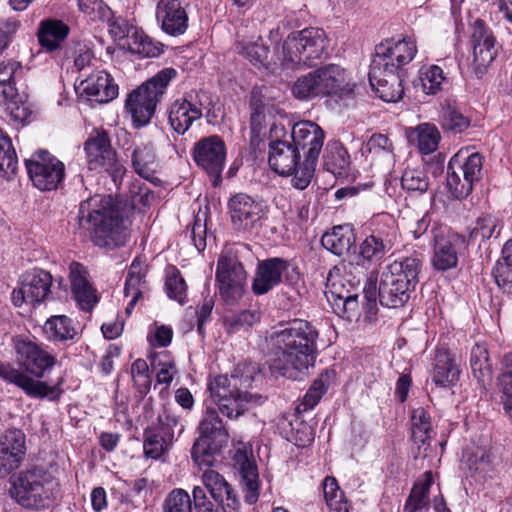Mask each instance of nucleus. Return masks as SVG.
<instances>
[{
    "label": "nucleus",
    "mask_w": 512,
    "mask_h": 512,
    "mask_svg": "<svg viewBox=\"0 0 512 512\" xmlns=\"http://www.w3.org/2000/svg\"><path fill=\"white\" fill-rule=\"evenodd\" d=\"M69 31V26L61 20H43L37 32L39 44L48 51H54L60 47L61 43L68 36Z\"/></svg>",
    "instance_id": "obj_34"
},
{
    "label": "nucleus",
    "mask_w": 512,
    "mask_h": 512,
    "mask_svg": "<svg viewBox=\"0 0 512 512\" xmlns=\"http://www.w3.org/2000/svg\"><path fill=\"white\" fill-rule=\"evenodd\" d=\"M417 53L414 41L403 38L401 40L387 39L375 47V53L370 68L382 71L405 73L404 66L409 64Z\"/></svg>",
    "instance_id": "obj_10"
},
{
    "label": "nucleus",
    "mask_w": 512,
    "mask_h": 512,
    "mask_svg": "<svg viewBox=\"0 0 512 512\" xmlns=\"http://www.w3.org/2000/svg\"><path fill=\"white\" fill-rule=\"evenodd\" d=\"M235 474L242 480H258L259 470L252 449L246 445L238 448L232 458Z\"/></svg>",
    "instance_id": "obj_41"
},
{
    "label": "nucleus",
    "mask_w": 512,
    "mask_h": 512,
    "mask_svg": "<svg viewBox=\"0 0 512 512\" xmlns=\"http://www.w3.org/2000/svg\"><path fill=\"white\" fill-rule=\"evenodd\" d=\"M176 76L174 68H164L129 94L126 108L137 126H144L150 121L167 86Z\"/></svg>",
    "instance_id": "obj_6"
},
{
    "label": "nucleus",
    "mask_w": 512,
    "mask_h": 512,
    "mask_svg": "<svg viewBox=\"0 0 512 512\" xmlns=\"http://www.w3.org/2000/svg\"><path fill=\"white\" fill-rule=\"evenodd\" d=\"M277 429L287 441L298 447H306L314 440L313 428L294 414L290 417L280 416L277 420Z\"/></svg>",
    "instance_id": "obj_30"
},
{
    "label": "nucleus",
    "mask_w": 512,
    "mask_h": 512,
    "mask_svg": "<svg viewBox=\"0 0 512 512\" xmlns=\"http://www.w3.org/2000/svg\"><path fill=\"white\" fill-rule=\"evenodd\" d=\"M395 240L396 231L393 227L377 229L360 244L359 254L363 260L378 261L392 249Z\"/></svg>",
    "instance_id": "obj_28"
},
{
    "label": "nucleus",
    "mask_w": 512,
    "mask_h": 512,
    "mask_svg": "<svg viewBox=\"0 0 512 512\" xmlns=\"http://www.w3.org/2000/svg\"><path fill=\"white\" fill-rule=\"evenodd\" d=\"M461 469L467 477H485L490 470L487 451L482 447L467 448L462 456Z\"/></svg>",
    "instance_id": "obj_38"
},
{
    "label": "nucleus",
    "mask_w": 512,
    "mask_h": 512,
    "mask_svg": "<svg viewBox=\"0 0 512 512\" xmlns=\"http://www.w3.org/2000/svg\"><path fill=\"white\" fill-rule=\"evenodd\" d=\"M328 292L334 300L343 301L344 307L352 309L357 301L358 296L352 294L348 289L344 288L342 280L330 281L328 280Z\"/></svg>",
    "instance_id": "obj_64"
},
{
    "label": "nucleus",
    "mask_w": 512,
    "mask_h": 512,
    "mask_svg": "<svg viewBox=\"0 0 512 512\" xmlns=\"http://www.w3.org/2000/svg\"><path fill=\"white\" fill-rule=\"evenodd\" d=\"M69 279L73 296L81 309L90 310L97 302L96 290L88 280V271L79 262L69 266Z\"/></svg>",
    "instance_id": "obj_26"
},
{
    "label": "nucleus",
    "mask_w": 512,
    "mask_h": 512,
    "mask_svg": "<svg viewBox=\"0 0 512 512\" xmlns=\"http://www.w3.org/2000/svg\"><path fill=\"white\" fill-rule=\"evenodd\" d=\"M143 448L147 457L157 459L167 450L168 441L158 432L147 431L145 433Z\"/></svg>",
    "instance_id": "obj_60"
},
{
    "label": "nucleus",
    "mask_w": 512,
    "mask_h": 512,
    "mask_svg": "<svg viewBox=\"0 0 512 512\" xmlns=\"http://www.w3.org/2000/svg\"><path fill=\"white\" fill-rule=\"evenodd\" d=\"M432 433L431 418L423 407L412 411L411 415V440L417 448L415 460H424L427 457V450L430 447Z\"/></svg>",
    "instance_id": "obj_29"
},
{
    "label": "nucleus",
    "mask_w": 512,
    "mask_h": 512,
    "mask_svg": "<svg viewBox=\"0 0 512 512\" xmlns=\"http://www.w3.org/2000/svg\"><path fill=\"white\" fill-rule=\"evenodd\" d=\"M18 159L11 138L0 129V177L8 178L15 174Z\"/></svg>",
    "instance_id": "obj_46"
},
{
    "label": "nucleus",
    "mask_w": 512,
    "mask_h": 512,
    "mask_svg": "<svg viewBox=\"0 0 512 512\" xmlns=\"http://www.w3.org/2000/svg\"><path fill=\"white\" fill-rule=\"evenodd\" d=\"M322 96H336L340 99L353 95L356 85L351 82L346 70L336 64L316 69Z\"/></svg>",
    "instance_id": "obj_20"
},
{
    "label": "nucleus",
    "mask_w": 512,
    "mask_h": 512,
    "mask_svg": "<svg viewBox=\"0 0 512 512\" xmlns=\"http://www.w3.org/2000/svg\"><path fill=\"white\" fill-rule=\"evenodd\" d=\"M52 275L43 269H33L22 275L19 286L13 289L11 301L16 307L39 304L51 293Z\"/></svg>",
    "instance_id": "obj_14"
},
{
    "label": "nucleus",
    "mask_w": 512,
    "mask_h": 512,
    "mask_svg": "<svg viewBox=\"0 0 512 512\" xmlns=\"http://www.w3.org/2000/svg\"><path fill=\"white\" fill-rule=\"evenodd\" d=\"M231 223L238 231H250L255 228L266 214V207L245 193H237L228 201Z\"/></svg>",
    "instance_id": "obj_16"
},
{
    "label": "nucleus",
    "mask_w": 512,
    "mask_h": 512,
    "mask_svg": "<svg viewBox=\"0 0 512 512\" xmlns=\"http://www.w3.org/2000/svg\"><path fill=\"white\" fill-rule=\"evenodd\" d=\"M444 80L442 68L438 65L430 66L421 77L423 91L426 94H436L442 89L441 85Z\"/></svg>",
    "instance_id": "obj_61"
},
{
    "label": "nucleus",
    "mask_w": 512,
    "mask_h": 512,
    "mask_svg": "<svg viewBox=\"0 0 512 512\" xmlns=\"http://www.w3.org/2000/svg\"><path fill=\"white\" fill-rule=\"evenodd\" d=\"M289 263L279 257L260 261L252 284L256 295H263L282 282V274L288 269Z\"/></svg>",
    "instance_id": "obj_23"
},
{
    "label": "nucleus",
    "mask_w": 512,
    "mask_h": 512,
    "mask_svg": "<svg viewBox=\"0 0 512 512\" xmlns=\"http://www.w3.org/2000/svg\"><path fill=\"white\" fill-rule=\"evenodd\" d=\"M470 366L474 377L482 387L490 385L493 377L488 349L484 344L476 343L470 353Z\"/></svg>",
    "instance_id": "obj_37"
},
{
    "label": "nucleus",
    "mask_w": 512,
    "mask_h": 512,
    "mask_svg": "<svg viewBox=\"0 0 512 512\" xmlns=\"http://www.w3.org/2000/svg\"><path fill=\"white\" fill-rule=\"evenodd\" d=\"M421 271V261L415 257H403L389 264L382 274L403 285L415 288Z\"/></svg>",
    "instance_id": "obj_32"
},
{
    "label": "nucleus",
    "mask_w": 512,
    "mask_h": 512,
    "mask_svg": "<svg viewBox=\"0 0 512 512\" xmlns=\"http://www.w3.org/2000/svg\"><path fill=\"white\" fill-rule=\"evenodd\" d=\"M301 154L293 147L292 141L271 139L269 143L268 163L270 168L282 176H292L291 184L299 190L308 187L312 178L302 186L298 185L299 172L302 168Z\"/></svg>",
    "instance_id": "obj_13"
},
{
    "label": "nucleus",
    "mask_w": 512,
    "mask_h": 512,
    "mask_svg": "<svg viewBox=\"0 0 512 512\" xmlns=\"http://www.w3.org/2000/svg\"><path fill=\"white\" fill-rule=\"evenodd\" d=\"M442 128L453 133H461L469 126V120L461 112L453 107H447L443 110L441 116Z\"/></svg>",
    "instance_id": "obj_59"
},
{
    "label": "nucleus",
    "mask_w": 512,
    "mask_h": 512,
    "mask_svg": "<svg viewBox=\"0 0 512 512\" xmlns=\"http://www.w3.org/2000/svg\"><path fill=\"white\" fill-rule=\"evenodd\" d=\"M494 233H496V236L500 233L499 220L492 215H484L477 219L475 226L470 231L469 240L480 244L491 238Z\"/></svg>",
    "instance_id": "obj_49"
},
{
    "label": "nucleus",
    "mask_w": 512,
    "mask_h": 512,
    "mask_svg": "<svg viewBox=\"0 0 512 512\" xmlns=\"http://www.w3.org/2000/svg\"><path fill=\"white\" fill-rule=\"evenodd\" d=\"M215 276L220 296L226 303L234 304L243 296L247 274L236 257L221 254L217 261Z\"/></svg>",
    "instance_id": "obj_11"
},
{
    "label": "nucleus",
    "mask_w": 512,
    "mask_h": 512,
    "mask_svg": "<svg viewBox=\"0 0 512 512\" xmlns=\"http://www.w3.org/2000/svg\"><path fill=\"white\" fill-rule=\"evenodd\" d=\"M322 246L337 256H342L350 251L355 244V235L349 225L333 227L331 232H326L321 238Z\"/></svg>",
    "instance_id": "obj_35"
},
{
    "label": "nucleus",
    "mask_w": 512,
    "mask_h": 512,
    "mask_svg": "<svg viewBox=\"0 0 512 512\" xmlns=\"http://www.w3.org/2000/svg\"><path fill=\"white\" fill-rule=\"evenodd\" d=\"M21 69L22 64L18 61L8 60L0 63V105L4 106L15 120H23L27 116V109L22 104L14 82L17 71Z\"/></svg>",
    "instance_id": "obj_17"
},
{
    "label": "nucleus",
    "mask_w": 512,
    "mask_h": 512,
    "mask_svg": "<svg viewBox=\"0 0 512 512\" xmlns=\"http://www.w3.org/2000/svg\"><path fill=\"white\" fill-rule=\"evenodd\" d=\"M413 289V287L405 286L382 274L379 285V301L381 305L388 308L401 307L409 300L410 291Z\"/></svg>",
    "instance_id": "obj_33"
},
{
    "label": "nucleus",
    "mask_w": 512,
    "mask_h": 512,
    "mask_svg": "<svg viewBox=\"0 0 512 512\" xmlns=\"http://www.w3.org/2000/svg\"><path fill=\"white\" fill-rule=\"evenodd\" d=\"M26 452L25 435L20 430H8L0 440V453L24 457Z\"/></svg>",
    "instance_id": "obj_53"
},
{
    "label": "nucleus",
    "mask_w": 512,
    "mask_h": 512,
    "mask_svg": "<svg viewBox=\"0 0 512 512\" xmlns=\"http://www.w3.org/2000/svg\"><path fill=\"white\" fill-rule=\"evenodd\" d=\"M459 376V369L446 353H439L436 356V364L433 372V381L437 386L447 387L454 383Z\"/></svg>",
    "instance_id": "obj_44"
},
{
    "label": "nucleus",
    "mask_w": 512,
    "mask_h": 512,
    "mask_svg": "<svg viewBox=\"0 0 512 512\" xmlns=\"http://www.w3.org/2000/svg\"><path fill=\"white\" fill-rule=\"evenodd\" d=\"M433 482H415L405 504V512H427L430 504L429 491Z\"/></svg>",
    "instance_id": "obj_48"
},
{
    "label": "nucleus",
    "mask_w": 512,
    "mask_h": 512,
    "mask_svg": "<svg viewBox=\"0 0 512 512\" xmlns=\"http://www.w3.org/2000/svg\"><path fill=\"white\" fill-rule=\"evenodd\" d=\"M471 42L473 46L472 67L480 77L487 71L497 55L496 39L491 29L482 20H476Z\"/></svg>",
    "instance_id": "obj_18"
},
{
    "label": "nucleus",
    "mask_w": 512,
    "mask_h": 512,
    "mask_svg": "<svg viewBox=\"0 0 512 512\" xmlns=\"http://www.w3.org/2000/svg\"><path fill=\"white\" fill-rule=\"evenodd\" d=\"M350 161L347 151L341 146H333L327 150L324 165L327 171L335 176H344L348 172Z\"/></svg>",
    "instance_id": "obj_50"
},
{
    "label": "nucleus",
    "mask_w": 512,
    "mask_h": 512,
    "mask_svg": "<svg viewBox=\"0 0 512 512\" xmlns=\"http://www.w3.org/2000/svg\"><path fill=\"white\" fill-rule=\"evenodd\" d=\"M417 145L423 154L434 152L440 140V134L434 125L425 123L421 124L416 129Z\"/></svg>",
    "instance_id": "obj_55"
},
{
    "label": "nucleus",
    "mask_w": 512,
    "mask_h": 512,
    "mask_svg": "<svg viewBox=\"0 0 512 512\" xmlns=\"http://www.w3.org/2000/svg\"><path fill=\"white\" fill-rule=\"evenodd\" d=\"M260 321V313L256 310H242L223 317V327L229 336H243L250 328Z\"/></svg>",
    "instance_id": "obj_39"
},
{
    "label": "nucleus",
    "mask_w": 512,
    "mask_h": 512,
    "mask_svg": "<svg viewBox=\"0 0 512 512\" xmlns=\"http://www.w3.org/2000/svg\"><path fill=\"white\" fill-rule=\"evenodd\" d=\"M57 482H12L9 493L25 508L39 509L55 498Z\"/></svg>",
    "instance_id": "obj_19"
},
{
    "label": "nucleus",
    "mask_w": 512,
    "mask_h": 512,
    "mask_svg": "<svg viewBox=\"0 0 512 512\" xmlns=\"http://www.w3.org/2000/svg\"><path fill=\"white\" fill-rule=\"evenodd\" d=\"M211 497L221 504L224 512H241V502L229 482H204Z\"/></svg>",
    "instance_id": "obj_40"
},
{
    "label": "nucleus",
    "mask_w": 512,
    "mask_h": 512,
    "mask_svg": "<svg viewBox=\"0 0 512 512\" xmlns=\"http://www.w3.org/2000/svg\"><path fill=\"white\" fill-rule=\"evenodd\" d=\"M25 165L34 186L42 191L57 189L65 176L64 164L46 150L35 152Z\"/></svg>",
    "instance_id": "obj_12"
},
{
    "label": "nucleus",
    "mask_w": 512,
    "mask_h": 512,
    "mask_svg": "<svg viewBox=\"0 0 512 512\" xmlns=\"http://www.w3.org/2000/svg\"><path fill=\"white\" fill-rule=\"evenodd\" d=\"M195 163L214 178V185L221 178L225 167L226 145L218 135H210L198 140L193 147Z\"/></svg>",
    "instance_id": "obj_15"
},
{
    "label": "nucleus",
    "mask_w": 512,
    "mask_h": 512,
    "mask_svg": "<svg viewBox=\"0 0 512 512\" xmlns=\"http://www.w3.org/2000/svg\"><path fill=\"white\" fill-rule=\"evenodd\" d=\"M290 138L293 147L303 158L298 179V185L302 186L308 181V178H312L314 175L325 133L318 124L306 120L293 125Z\"/></svg>",
    "instance_id": "obj_7"
},
{
    "label": "nucleus",
    "mask_w": 512,
    "mask_h": 512,
    "mask_svg": "<svg viewBox=\"0 0 512 512\" xmlns=\"http://www.w3.org/2000/svg\"><path fill=\"white\" fill-rule=\"evenodd\" d=\"M401 186L408 193L423 194L428 190L429 177L423 170L407 168L402 174Z\"/></svg>",
    "instance_id": "obj_51"
},
{
    "label": "nucleus",
    "mask_w": 512,
    "mask_h": 512,
    "mask_svg": "<svg viewBox=\"0 0 512 512\" xmlns=\"http://www.w3.org/2000/svg\"><path fill=\"white\" fill-rule=\"evenodd\" d=\"M0 378L21 388L33 398H44L53 392V389L45 382L29 377L7 362L0 361Z\"/></svg>",
    "instance_id": "obj_27"
},
{
    "label": "nucleus",
    "mask_w": 512,
    "mask_h": 512,
    "mask_svg": "<svg viewBox=\"0 0 512 512\" xmlns=\"http://www.w3.org/2000/svg\"><path fill=\"white\" fill-rule=\"evenodd\" d=\"M405 73L382 71L380 74L376 69L370 68L369 82L377 96L385 102H397L402 99L404 95V88L402 85Z\"/></svg>",
    "instance_id": "obj_24"
},
{
    "label": "nucleus",
    "mask_w": 512,
    "mask_h": 512,
    "mask_svg": "<svg viewBox=\"0 0 512 512\" xmlns=\"http://www.w3.org/2000/svg\"><path fill=\"white\" fill-rule=\"evenodd\" d=\"M483 158L479 153L457 152L447 167V186L456 198H465L473 190V185L482 176Z\"/></svg>",
    "instance_id": "obj_8"
},
{
    "label": "nucleus",
    "mask_w": 512,
    "mask_h": 512,
    "mask_svg": "<svg viewBox=\"0 0 512 512\" xmlns=\"http://www.w3.org/2000/svg\"><path fill=\"white\" fill-rule=\"evenodd\" d=\"M135 172L145 179H150L156 170V156L151 144L136 147L131 155Z\"/></svg>",
    "instance_id": "obj_42"
},
{
    "label": "nucleus",
    "mask_w": 512,
    "mask_h": 512,
    "mask_svg": "<svg viewBox=\"0 0 512 512\" xmlns=\"http://www.w3.org/2000/svg\"><path fill=\"white\" fill-rule=\"evenodd\" d=\"M271 338L278 352L269 364L270 372L291 380H301L307 375L316 359L318 332L315 327L308 321L294 319Z\"/></svg>",
    "instance_id": "obj_1"
},
{
    "label": "nucleus",
    "mask_w": 512,
    "mask_h": 512,
    "mask_svg": "<svg viewBox=\"0 0 512 512\" xmlns=\"http://www.w3.org/2000/svg\"><path fill=\"white\" fill-rule=\"evenodd\" d=\"M14 349L19 365L38 378L43 377L44 372L53 367L56 361L54 356L32 341L18 340Z\"/></svg>",
    "instance_id": "obj_21"
},
{
    "label": "nucleus",
    "mask_w": 512,
    "mask_h": 512,
    "mask_svg": "<svg viewBox=\"0 0 512 512\" xmlns=\"http://www.w3.org/2000/svg\"><path fill=\"white\" fill-rule=\"evenodd\" d=\"M323 492L327 505L333 512H348L347 501L344 492L338 482H322Z\"/></svg>",
    "instance_id": "obj_57"
},
{
    "label": "nucleus",
    "mask_w": 512,
    "mask_h": 512,
    "mask_svg": "<svg viewBox=\"0 0 512 512\" xmlns=\"http://www.w3.org/2000/svg\"><path fill=\"white\" fill-rule=\"evenodd\" d=\"M84 150L90 170L102 168L111 176L115 185L121 183L126 169L117 159L106 132L98 131L90 136L85 142Z\"/></svg>",
    "instance_id": "obj_9"
},
{
    "label": "nucleus",
    "mask_w": 512,
    "mask_h": 512,
    "mask_svg": "<svg viewBox=\"0 0 512 512\" xmlns=\"http://www.w3.org/2000/svg\"><path fill=\"white\" fill-rule=\"evenodd\" d=\"M144 272L141 262L135 258L129 268L128 275L125 281L124 294L125 296H133L138 291H142L141 286L143 282Z\"/></svg>",
    "instance_id": "obj_63"
},
{
    "label": "nucleus",
    "mask_w": 512,
    "mask_h": 512,
    "mask_svg": "<svg viewBox=\"0 0 512 512\" xmlns=\"http://www.w3.org/2000/svg\"><path fill=\"white\" fill-rule=\"evenodd\" d=\"M257 369L253 364L245 365L242 369L239 366L230 377L219 375L210 383L211 397L224 416L237 418L245 412L249 403H257L261 399V396L247 391L254 380L252 374Z\"/></svg>",
    "instance_id": "obj_3"
},
{
    "label": "nucleus",
    "mask_w": 512,
    "mask_h": 512,
    "mask_svg": "<svg viewBox=\"0 0 512 512\" xmlns=\"http://www.w3.org/2000/svg\"><path fill=\"white\" fill-rule=\"evenodd\" d=\"M162 512H193L190 495L183 489H174L165 497Z\"/></svg>",
    "instance_id": "obj_56"
},
{
    "label": "nucleus",
    "mask_w": 512,
    "mask_h": 512,
    "mask_svg": "<svg viewBox=\"0 0 512 512\" xmlns=\"http://www.w3.org/2000/svg\"><path fill=\"white\" fill-rule=\"evenodd\" d=\"M365 157L371 164H392L394 161L393 146L388 137L383 134H373L366 143Z\"/></svg>",
    "instance_id": "obj_36"
},
{
    "label": "nucleus",
    "mask_w": 512,
    "mask_h": 512,
    "mask_svg": "<svg viewBox=\"0 0 512 512\" xmlns=\"http://www.w3.org/2000/svg\"><path fill=\"white\" fill-rule=\"evenodd\" d=\"M292 92L300 100L322 96L316 70L298 78L293 85Z\"/></svg>",
    "instance_id": "obj_52"
},
{
    "label": "nucleus",
    "mask_w": 512,
    "mask_h": 512,
    "mask_svg": "<svg viewBox=\"0 0 512 512\" xmlns=\"http://www.w3.org/2000/svg\"><path fill=\"white\" fill-rule=\"evenodd\" d=\"M165 286L170 298L177 300L180 304L184 303L187 285L177 269H174L173 272L167 276Z\"/></svg>",
    "instance_id": "obj_62"
},
{
    "label": "nucleus",
    "mask_w": 512,
    "mask_h": 512,
    "mask_svg": "<svg viewBox=\"0 0 512 512\" xmlns=\"http://www.w3.org/2000/svg\"><path fill=\"white\" fill-rule=\"evenodd\" d=\"M199 437L195 440L191 456L202 473V480H219L220 474L212 468L214 453L228 441L226 431L215 409L208 408L199 424Z\"/></svg>",
    "instance_id": "obj_4"
},
{
    "label": "nucleus",
    "mask_w": 512,
    "mask_h": 512,
    "mask_svg": "<svg viewBox=\"0 0 512 512\" xmlns=\"http://www.w3.org/2000/svg\"><path fill=\"white\" fill-rule=\"evenodd\" d=\"M131 376L137 390L146 395L151 388V377L149 367L144 359H136L131 365Z\"/></svg>",
    "instance_id": "obj_58"
},
{
    "label": "nucleus",
    "mask_w": 512,
    "mask_h": 512,
    "mask_svg": "<svg viewBox=\"0 0 512 512\" xmlns=\"http://www.w3.org/2000/svg\"><path fill=\"white\" fill-rule=\"evenodd\" d=\"M156 19L162 30L171 36H180L188 28V15L180 0H159Z\"/></svg>",
    "instance_id": "obj_22"
},
{
    "label": "nucleus",
    "mask_w": 512,
    "mask_h": 512,
    "mask_svg": "<svg viewBox=\"0 0 512 512\" xmlns=\"http://www.w3.org/2000/svg\"><path fill=\"white\" fill-rule=\"evenodd\" d=\"M43 332L47 338L55 341L72 340L77 335L72 320L65 315H55L47 319Z\"/></svg>",
    "instance_id": "obj_43"
},
{
    "label": "nucleus",
    "mask_w": 512,
    "mask_h": 512,
    "mask_svg": "<svg viewBox=\"0 0 512 512\" xmlns=\"http://www.w3.org/2000/svg\"><path fill=\"white\" fill-rule=\"evenodd\" d=\"M127 45L131 53L141 57H155L159 54L158 47L152 43L143 31L134 30L128 39Z\"/></svg>",
    "instance_id": "obj_54"
},
{
    "label": "nucleus",
    "mask_w": 512,
    "mask_h": 512,
    "mask_svg": "<svg viewBox=\"0 0 512 512\" xmlns=\"http://www.w3.org/2000/svg\"><path fill=\"white\" fill-rule=\"evenodd\" d=\"M236 51L247 58L254 66H265L268 60L269 47L258 39L257 41L243 40L235 45Z\"/></svg>",
    "instance_id": "obj_47"
},
{
    "label": "nucleus",
    "mask_w": 512,
    "mask_h": 512,
    "mask_svg": "<svg viewBox=\"0 0 512 512\" xmlns=\"http://www.w3.org/2000/svg\"><path fill=\"white\" fill-rule=\"evenodd\" d=\"M328 38L320 28H306L288 35L283 43V63L288 68L316 66L327 56Z\"/></svg>",
    "instance_id": "obj_5"
},
{
    "label": "nucleus",
    "mask_w": 512,
    "mask_h": 512,
    "mask_svg": "<svg viewBox=\"0 0 512 512\" xmlns=\"http://www.w3.org/2000/svg\"><path fill=\"white\" fill-rule=\"evenodd\" d=\"M80 229L89 231L92 241L99 247L112 249L122 246L127 239L124 219L110 196L95 195L79 206Z\"/></svg>",
    "instance_id": "obj_2"
},
{
    "label": "nucleus",
    "mask_w": 512,
    "mask_h": 512,
    "mask_svg": "<svg viewBox=\"0 0 512 512\" xmlns=\"http://www.w3.org/2000/svg\"><path fill=\"white\" fill-rule=\"evenodd\" d=\"M457 253L450 241L436 238L432 264L439 271H446L457 265Z\"/></svg>",
    "instance_id": "obj_45"
},
{
    "label": "nucleus",
    "mask_w": 512,
    "mask_h": 512,
    "mask_svg": "<svg viewBox=\"0 0 512 512\" xmlns=\"http://www.w3.org/2000/svg\"><path fill=\"white\" fill-rule=\"evenodd\" d=\"M79 90L81 95L97 103H108L118 95V85L105 71H98L82 80Z\"/></svg>",
    "instance_id": "obj_25"
},
{
    "label": "nucleus",
    "mask_w": 512,
    "mask_h": 512,
    "mask_svg": "<svg viewBox=\"0 0 512 512\" xmlns=\"http://www.w3.org/2000/svg\"><path fill=\"white\" fill-rule=\"evenodd\" d=\"M202 109L196 104L181 98L175 100L169 110V123L178 134H184L195 120L202 117Z\"/></svg>",
    "instance_id": "obj_31"
}]
</instances>
